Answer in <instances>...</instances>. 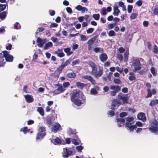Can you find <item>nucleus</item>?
<instances>
[{
	"label": "nucleus",
	"instance_id": "obj_1",
	"mask_svg": "<svg viewBox=\"0 0 158 158\" xmlns=\"http://www.w3.org/2000/svg\"><path fill=\"white\" fill-rule=\"evenodd\" d=\"M84 95L81 94L79 90L75 89L70 94V99L72 102L78 106H80L85 101Z\"/></svg>",
	"mask_w": 158,
	"mask_h": 158
},
{
	"label": "nucleus",
	"instance_id": "obj_2",
	"mask_svg": "<svg viewBox=\"0 0 158 158\" xmlns=\"http://www.w3.org/2000/svg\"><path fill=\"white\" fill-rule=\"evenodd\" d=\"M89 65L92 68L91 74L95 78L100 77L103 73V67L102 66H99V70L98 71V68L97 65L93 61H90Z\"/></svg>",
	"mask_w": 158,
	"mask_h": 158
},
{
	"label": "nucleus",
	"instance_id": "obj_3",
	"mask_svg": "<svg viewBox=\"0 0 158 158\" xmlns=\"http://www.w3.org/2000/svg\"><path fill=\"white\" fill-rule=\"evenodd\" d=\"M134 118L133 117H127L126 118L127 122L126 123V126L129 128L131 131H133L134 129L137 128V126H138V121L136 122V125H132L133 123H131L130 122L133 121Z\"/></svg>",
	"mask_w": 158,
	"mask_h": 158
},
{
	"label": "nucleus",
	"instance_id": "obj_4",
	"mask_svg": "<svg viewBox=\"0 0 158 158\" xmlns=\"http://www.w3.org/2000/svg\"><path fill=\"white\" fill-rule=\"evenodd\" d=\"M151 126L149 130L152 133L157 134L158 133V123L155 119H152L150 121Z\"/></svg>",
	"mask_w": 158,
	"mask_h": 158
},
{
	"label": "nucleus",
	"instance_id": "obj_5",
	"mask_svg": "<svg viewBox=\"0 0 158 158\" xmlns=\"http://www.w3.org/2000/svg\"><path fill=\"white\" fill-rule=\"evenodd\" d=\"M110 89L113 90L110 92V95L112 96H114L117 93L121 90V88L119 86L112 85L110 86Z\"/></svg>",
	"mask_w": 158,
	"mask_h": 158
},
{
	"label": "nucleus",
	"instance_id": "obj_6",
	"mask_svg": "<svg viewBox=\"0 0 158 158\" xmlns=\"http://www.w3.org/2000/svg\"><path fill=\"white\" fill-rule=\"evenodd\" d=\"M73 152L70 150L69 148H63V152L62 153V156L65 158H67L69 156L72 155Z\"/></svg>",
	"mask_w": 158,
	"mask_h": 158
},
{
	"label": "nucleus",
	"instance_id": "obj_7",
	"mask_svg": "<svg viewBox=\"0 0 158 158\" xmlns=\"http://www.w3.org/2000/svg\"><path fill=\"white\" fill-rule=\"evenodd\" d=\"M146 62L143 60L141 58H139V70L141 69L142 70L140 71V72H139V73L143 74V70L146 68Z\"/></svg>",
	"mask_w": 158,
	"mask_h": 158
},
{
	"label": "nucleus",
	"instance_id": "obj_8",
	"mask_svg": "<svg viewBox=\"0 0 158 158\" xmlns=\"http://www.w3.org/2000/svg\"><path fill=\"white\" fill-rule=\"evenodd\" d=\"M3 53L4 58H5L6 61L9 62H11L13 60V56L10 54L7 51H3Z\"/></svg>",
	"mask_w": 158,
	"mask_h": 158
},
{
	"label": "nucleus",
	"instance_id": "obj_9",
	"mask_svg": "<svg viewBox=\"0 0 158 158\" xmlns=\"http://www.w3.org/2000/svg\"><path fill=\"white\" fill-rule=\"evenodd\" d=\"M98 37L97 35L91 38L87 42V43L88 44V49L89 50H91L92 49V46L93 45L94 41L96 40V39Z\"/></svg>",
	"mask_w": 158,
	"mask_h": 158
},
{
	"label": "nucleus",
	"instance_id": "obj_10",
	"mask_svg": "<svg viewBox=\"0 0 158 158\" xmlns=\"http://www.w3.org/2000/svg\"><path fill=\"white\" fill-rule=\"evenodd\" d=\"M56 85L58 87L57 89H55L54 91V93L55 94H59L63 92L65 90V89L63 88L62 85L58 83Z\"/></svg>",
	"mask_w": 158,
	"mask_h": 158
},
{
	"label": "nucleus",
	"instance_id": "obj_11",
	"mask_svg": "<svg viewBox=\"0 0 158 158\" xmlns=\"http://www.w3.org/2000/svg\"><path fill=\"white\" fill-rule=\"evenodd\" d=\"M121 104L120 102L117 99L114 100L112 102L111 106V109L113 110H115L114 107L117 106H118Z\"/></svg>",
	"mask_w": 158,
	"mask_h": 158
},
{
	"label": "nucleus",
	"instance_id": "obj_12",
	"mask_svg": "<svg viewBox=\"0 0 158 158\" xmlns=\"http://www.w3.org/2000/svg\"><path fill=\"white\" fill-rule=\"evenodd\" d=\"M61 127V126L59 123H56L52 126L51 131L54 133H56Z\"/></svg>",
	"mask_w": 158,
	"mask_h": 158
},
{
	"label": "nucleus",
	"instance_id": "obj_13",
	"mask_svg": "<svg viewBox=\"0 0 158 158\" xmlns=\"http://www.w3.org/2000/svg\"><path fill=\"white\" fill-rule=\"evenodd\" d=\"M132 67H134L133 70V72H136L138 70V60L135 59L133 60Z\"/></svg>",
	"mask_w": 158,
	"mask_h": 158
},
{
	"label": "nucleus",
	"instance_id": "obj_14",
	"mask_svg": "<svg viewBox=\"0 0 158 158\" xmlns=\"http://www.w3.org/2000/svg\"><path fill=\"white\" fill-rule=\"evenodd\" d=\"M46 42L45 40H43L40 37L37 38L36 42L38 44L37 45L39 47H42L46 43Z\"/></svg>",
	"mask_w": 158,
	"mask_h": 158
},
{
	"label": "nucleus",
	"instance_id": "obj_15",
	"mask_svg": "<svg viewBox=\"0 0 158 158\" xmlns=\"http://www.w3.org/2000/svg\"><path fill=\"white\" fill-rule=\"evenodd\" d=\"M84 79H87L90 81L93 85H95L96 84V82L93 78L90 75H85L83 77Z\"/></svg>",
	"mask_w": 158,
	"mask_h": 158
},
{
	"label": "nucleus",
	"instance_id": "obj_16",
	"mask_svg": "<svg viewBox=\"0 0 158 158\" xmlns=\"http://www.w3.org/2000/svg\"><path fill=\"white\" fill-rule=\"evenodd\" d=\"M26 101L28 103H31L34 101V98L31 95L27 94L24 95Z\"/></svg>",
	"mask_w": 158,
	"mask_h": 158
},
{
	"label": "nucleus",
	"instance_id": "obj_17",
	"mask_svg": "<svg viewBox=\"0 0 158 158\" xmlns=\"http://www.w3.org/2000/svg\"><path fill=\"white\" fill-rule=\"evenodd\" d=\"M99 58L101 61L104 62L107 60L108 56L105 53H102L99 55Z\"/></svg>",
	"mask_w": 158,
	"mask_h": 158
},
{
	"label": "nucleus",
	"instance_id": "obj_18",
	"mask_svg": "<svg viewBox=\"0 0 158 158\" xmlns=\"http://www.w3.org/2000/svg\"><path fill=\"white\" fill-rule=\"evenodd\" d=\"M54 142H52V143L55 145H59L62 144L63 142H64V140L62 139L59 138L58 137H56L55 139L53 140Z\"/></svg>",
	"mask_w": 158,
	"mask_h": 158
},
{
	"label": "nucleus",
	"instance_id": "obj_19",
	"mask_svg": "<svg viewBox=\"0 0 158 158\" xmlns=\"http://www.w3.org/2000/svg\"><path fill=\"white\" fill-rule=\"evenodd\" d=\"M139 120H141L143 122H145L146 120L145 114L142 112L139 113Z\"/></svg>",
	"mask_w": 158,
	"mask_h": 158
},
{
	"label": "nucleus",
	"instance_id": "obj_20",
	"mask_svg": "<svg viewBox=\"0 0 158 158\" xmlns=\"http://www.w3.org/2000/svg\"><path fill=\"white\" fill-rule=\"evenodd\" d=\"M114 12L113 15L115 16H117L120 12V10L118 9V6L117 5H114L113 7Z\"/></svg>",
	"mask_w": 158,
	"mask_h": 158
},
{
	"label": "nucleus",
	"instance_id": "obj_21",
	"mask_svg": "<svg viewBox=\"0 0 158 158\" xmlns=\"http://www.w3.org/2000/svg\"><path fill=\"white\" fill-rule=\"evenodd\" d=\"M99 88L98 86H95L94 88L91 89L90 90V93L92 94L95 95L98 94L97 91L99 90Z\"/></svg>",
	"mask_w": 158,
	"mask_h": 158
},
{
	"label": "nucleus",
	"instance_id": "obj_22",
	"mask_svg": "<svg viewBox=\"0 0 158 158\" xmlns=\"http://www.w3.org/2000/svg\"><path fill=\"white\" fill-rule=\"evenodd\" d=\"M46 131L45 128L44 127L41 126L39 128L38 132L40 134H44L45 135H46Z\"/></svg>",
	"mask_w": 158,
	"mask_h": 158
},
{
	"label": "nucleus",
	"instance_id": "obj_23",
	"mask_svg": "<svg viewBox=\"0 0 158 158\" xmlns=\"http://www.w3.org/2000/svg\"><path fill=\"white\" fill-rule=\"evenodd\" d=\"M76 85L77 87L80 89H83L84 87L86 86V85L80 82H77L76 83Z\"/></svg>",
	"mask_w": 158,
	"mask_h": 158
},
{
	"label": "nucleus",
	"instance_id": "obj_24",
	"mask_svg": "<svg viewBox=\"0 0 158 158\" xmlns=\"http://www.w3.org/2000/svg\"><path fill=\"white\" fill-rule=\"evenodd\" d=\"M45 136L44 134H40L38 132L36 134V140H41L44 138Z\"/></svg>",
	"mask_w": 158,
	"mask_h": 158
},
{
	"label": "nucleus",
	"instance_id": "obj_25",
	"mask_svg": "<svg viewBox=\"0 0 158 158\" xmlns=\"http://www.w3.org/2000/svg\"><path fill=\"white\" fill-rule=\"evenodd\" d=\"M67 76L69 78H75L76 75V74L73 72L69 73L67 74Z\"/></svg>",
	"mask_w": 158,
	"mask_h": 158
},
{
	"label": "nucleus",
	"instance_id": "obj_26",
	"mask_svg": "<svg viewBox=\"0 0 158 158\" xmlns=\"http://www.w3.org/2000/svg\"><path fill=\"white\" fill-rule=\"evenodd\" d=\"M116 121L118 123V126L119 127H120L122 126V125L118 123H124L125 122V119L123 118H116Z\"/></svg>",
	"mask_w": 158,
	"mask_h": 158
},
{
	"label": "nucleus",
	"instance_id": "obj_27",
	"mask_svg": "<svg viewBox=\"0 0 158 158\" xmlns=\"http://www.w3.org/2000/svg\"><path fill=\"white\" fill-rule=\"evenodd\" d=\"M6 63L4 57L0 56V67H3Z\"/></svg>",
	"mask_w": 158,
	"mask_h": 158
},
{
	"label": "nucleus",
	"instance_id": "obj_28",
	"mask_svg": "<svg viewBox=\"0 0 158 158\" xmlns=\"http://www.w3.org/2000/svg\"><path fill=\"white\" fill-rule=\"evenodd\" d=\"M70 50V48H64V51L65 53H67V55L69 56L73 53V52L71 51Z\"/></svg>",
	"mask_w": 158,
	"mask_h": 158
},
{
	"label": "nucleus",
	"instance_id": "obj_29",
	"mask_svg": "<svg viewBox=\"0 0 158 158\" xmlns=\"http://www.w3.org/2000/svg\"><path fill=\"white\" fill-rule=\"evenodd\" d=\"M37 111L42 116H43L44 115V111L42 107H38L37 109Z\"/></svg>",
	"mask_w": 158,
	"mask_h": 158
},
{
	"label": "nucleus",
	"instance_id": "obj_30",
	"mask_svg": "<svg viewBox=\"0 0 158 158\" xmlns=\"http://www.w3.org/2000/svg\"><path fill=\"white\" fill-rule=\"evenodd\" d=\"M30 129H28V127H25L21 128L20 130L21 132H23L24 134H26L27 132H29Z\"/></svg>",
	"mask_w": 158,
	"mask_h": 158
},
{
	"label": "nucleus",
	"instance_id": "obj_31",
	"mask_svg": "<svg viewBox=\"0 0 158 158\" xmlns=\"http://www.w3.org/2000/svg\"><path fill=\"white\" fill-rule=\"evenodd\" d=\"M7 12L6 11H3L0 13V19H4L6 17Z\"/></svg>",
	"mask_w": 158,
	"mask_h": 158
},
{
	"label": "nucleus",
	"instance_id": "obj_32",
	"mask_svg": "<svg viewBox=\"0 0 158 158\" xmlns=\"http://www.w3.org/2000/svg\"><path fill=\"white\" fill-rule=\"evenodd\" d=\"M45 121L49 127H50L52 124V122L51 118H47L46 119Z\"/></svg>",
	"mask_w": 158,
	"mask_h": 158
},
{
	"label": "nucleus",
	"instance_id": "obj_33",
	"mask_svg": "<svg viewBox=\"0 0 158 158\" xmlns=\"http://www.w3.org/2000/svg\"><path fill=\"white\" fill-rule=\"evenodd\" d=\"M53 46L52 43L51 42H49L46 44L44 47V49H47L50 47H52Z\"/></svg>",
	"mask_w": 158,
	"mask_h": 158
},
{
	"label": "nucleus",
	"instance_id": "obj_34",
	"mask_svg": "<svg viewBox=\"0 0 158 158\" xmlns=\"http://www.w3.org/2000/svg\"><path fill=\"white\" fill-rule=\"evenodd\" d=\"M129 74L130 75V76H129L128 78L129 80L131 81H133V80H135V77L133 73L131 72L129 73Z\"/></svg>",
	"mask_w": 158,
	"mask_h": 158
},
{
	"label": "nucleus",
	"instance_id": "obj_35",
	"mask_svg": "<svg viewBox=\"0 0 158 158\" xmlns=\"http://www.w3.org/2000/svg\"><path fill=\"white\" fill-rule=\"evenodd\" d=\"M158 104V99L152 100L149 103V105L151 106H154Z\"/></svg>",
	"mask_w": 158,
	"mask_h": 158
},
{
	"label": "nucleus",
	"instance_id": "obj_36",
	"mask_svg": "<svg viewBox=\"0 0 158 158\" xmlns=\"http://www.w3.org/2000/svg\"><path fill=\"white\" fill-rule=\"evenodd\" d=\"M129 54V53L128 50H126L124 54V60L125 61H127L128 59Z\"/></svg>",
	"mask_w": 158,
	"mask_h": 158
},
{
	"label": "nucleus",
	"instance_id": "obj_37",
	"mask_svg": "<svg viewBox=\"0 0 158 158\" xmlns=\"http://www.w3.org/2000/svg\"><path fill=\"white\" fill-rule=\"evenodd\" d=\"M7 2L6 4H0V12L3 11L6 9L7 6Z\"/></svg>",
	"mask_w": 158,
	"mask_h": 158
},
{
	"label": "nucleus",
	"instance_id": "obj_38",
	"mask_svg": "<svg viewBox=\"0 0 158 158\" xmlns=\"http://www.w3.org/2000/svg\"><path fill=\"white\" fill-rule=\"evenodd\" d=\"M45 30V28L43 27H40L38 28L35 32V35H37L39 32H41Z\"/></svg>",
	"mask_w": 158,
	"mask_h": 158
},
{
	"label": "nucleus",
	"instance_id": "obj_39",
	"mask_svg": "<svg viewBox=\"0 0 158 158\" xmlns=\"http://www.w3.org/2000/svg\"><path fill=\"white\" fill-rule=\"evenodd\" d=\"M150 71L154 76H156L157 74V72L156 69L154 67H152L150 69Z\"/></svg>",
	"mask_w": 158,
	"mask_h": 158
},
{
	"label": "nucleus",
	"instance_id": "obj_40",
	"mask_svg": "<svg viewBox=\"0 0 158 158\" xmlns=\"http://www.w3.org/2000/svg\"><path fill=\"white\" fill-rule=\"evenodd\" d=\"M117 58L120 61L123 60V55L120 53H118L117 56Z\"/></svg>",
	"mask_w": 158,
	"mask_h": 158
},
{
	"label": "nucleus",
	"instance_id": "obj_41",
	"mask_svg": "<svg viewBox=\"0 0 158 158\" xmlns=\"http://www.w3.org/2000/svg\"><path fill=\"white\" fill-rule=\"evenodd\" d=\"M108 35L110 37L114 36L116 35V33L113 30H110L108 33Z\"/></svg>",
	"mask_w": 158,
	"mask_h": 158
},
{
	"label": "nucleus",
	"instance_id": "obj_42",
	"mask_svg": "<svg viewBox=\"0 0 158 158\" xmlns=\"http://www.w3.org/2000/svg\"><path fill=\"white\" fill-rule=\"evenodd\" d=\"M114 83L117 85L121 84L122 82L118 78H115L114 80Z\"/></svg>",
	"mask_w": 158,
	"mask_h": 158
},
{
	"label": "nucleus",
	"instance_id": "obj_43",
	"mask_svg": "<svg viewBox=\"0 0 158 158\" xmlns=\"http://www.w3.org/2000/svg\"><path fill=\"white\" fill-rule=\"evenodd\" d=\"M93 17L95 20H98L100 18V15L99 14H94L93 15Z\"/></svg>",
	"mask_w": 158,
	"mask_h": 158
},
{
	"label": "nucleus",
	"instance_id": "obj_44",
	"mask_svg": "<svg viewBox=\"0 0 158 158\" xmlns=\"http://www.w3.org/2000/svg\"><path fill=\"white\" fill-rule=\"evenodd\" d=\"M94 29L93 28L91 27L89 28L86 30L87 33L89 34L92 33L94 31Z\"/></svg>",
	"mask_w": 158,
	"mask_h": 158
},
{
	"label": "nucleus",
	"instance_id": "obj_45",
	"mask_svg": "<svg viewBox=\"0 0 158 158\" xmlns=\"http://www.w3.org/2000/svg\"><path fill=\"white\" fill-rule=\"evenodd\" d=\"M147 91L148 92V94L146 96V98H148L149 97H151L152 96V94L150 89H147Z\"/></svg>",
	"mask_w": 158,
	"mask_h": 158
},
{
	"label": "nucleus",
	"instance_id": "obj_46",
	"mask_svg": "<svg viewBox=\"0 0 158 158\" xmlns=\"http://www.w3.org/2000/svg\"><path fill=\"white\" fill-rule=\"evenodd\" d=\"M153 51L155 54H157L158 53V47L156 45H154V46Z\"/></svg>",
	"mask_w": 158,
	"mask_h": 158
},
{
	"label": "nucleus",
	"instance_id": "obj_47",
	"mask_svg": "<svg viewBox=\"0 0 158 158\" xmlns=\"http://www.w3.org/2000/svg\"><path fill=\"white\" fill-rule=\"evenodd\" d=\"M55 53L57 54L58 56L60 57L61 58L64 57V53L63 52H60L57 53V52H56Z\"/></svg>",
	"mask_w": 158,
	"mask_h": 158
},
{
	"label": "nucleus",
	"instance_id": "obj_48",
	"mask_svg": "<svg viewBox=\"0 0 158 158\" xmlns=\"http://www.w3.org/2000/svg\"><path fill=\"white\" fill-rule=\"evenodd\" d=\"M137 15V14L132 13L130 17L131 19H135L136 18Z\"/></svg>",
	"mask_w": 158,
	"mask_h": 158
},
{
	"label": "nucleus",
	"instance_id": "obj_49",
	"mask_svg": "<svg viewBox=\"0 0 158 158\" xmlns=\"http://www.w3.org/2000/svg\"><path fill=\"white\" fill-rule=\"evenodd\" d=\"M133 6L132 5H128L127 6V10L128 13H131L132 10Z\"/></svg>",
	"mask_w": 158,
	"mask_h": 158
},
{
	"label": "nucleus",
	"instance_id": "obj_50",
	"mask_svg": "<svg viewBox=\"0 0 158 158\" xmlns=\"http://www.w3.org/2000/svg\"><path fill=\"white\" fill-rule=\"evenodd\" d=\"M81 38V40L82 41H86L87 39V38L85 35L81 34L80 35Z\"/></svg>",
	"mask_w": 158,
	"mask_h": 158
},
{
	"label": "nucleus",
	"instance_id": "obj_51",
	"mask_svg": "<svg viewBox=\"0 0 158 158\" xmlns=\"http://www.w3.org/2000/svg\"><path fill=\"white\" fill-rule=\"evenodd\" d=\"M128 98L127 97L124 96L122 100L124 103H128Z\"/></svg>",
	"mask_w": 158,
	"mask_h": 158
},
{
	"label": "nucleus",
	"instance_id": "obj_52",
	"mask_svg": "<svg viewBox=\"0 0 158 158\" xmlns=\"http://www.w3.org/2000/svg\"><path fill=\"white\" fill-rule=\"evenodd\" d=\"M72 143L75 145H78L79 144V142L77 141V139H73L72 140Z\"/></svg>",
	"mask_w": 158,
	"mask_h": 158
},
{
	"label": "nucleus",
	"instance_id": "obj_53",
	"mask_svg": "<svg viewBox=\"0 0 158 158\" xmlns=\"http://www.w3.org/2000/svg\"><path fill=\"white\" fill-rule=\"evenodd\" d=\"M64 66L62 64L59 66L57 68V70L59 71H61L64 68Z\"/></svg>",
	"mask_w": 158,
	"mask_h": 158
},
{
	"label": "nucleus",
	"instance_id": "obj_54",
	"mask_svg": "<svg viewBox=\"0 0 158 158\" xmlns=\"http://www.w3.org/2000/svg\"><path fill=\"white\" fill-rule=\"evenodd\" d=\"M74 135V137L75 138H77L78 139V141L79 142H80V140L78 138V136L76 135V134L73 131H71L70 133L69 134V135Z\"/></svg>",
	"mask_w": 158,
	"mask_h": 158
},
{
	"label": "nucleus",
	"instance_id": "obj_55",
	"mask_svg": "<svg viewBox=\"0 0 158 158\" xmlns=\"http://www.w3.org/2000/svg\"><path fill=\"white\" fill-rule=\"evenodd\" d=\"M76 148L78 152H81V150L83 149V148L81 145H79L77 146Z\"/></svg>",
	"mask_w": 158,
	"mask_h": 158
},
{
	"label": "nucleus",
	"instance_id": "obj_56",
	"mask_svg": "<svg viewBox=\"0 0 158 158\" xmlns=\"http://www.w3.org/2000/svg\"><path fill=\"white\" fill-rule=\"evenodd\" d=\"M118 50L119 52V53H123L125 51V49L122 47H119L118 49Z\"/></svg>",
	"mask_w": 158,
	"mask_h": 158
},
{
	"label": "nucleus",
	"instance_id": "obj_57",
	"mask_svg": "<svg viewBox=\"0 0 158 158\" xmlns=\"http://www.w3.org/2000/svg\"><path fill=\"white\" fill-rule=\"evenodd\" d=\"M71 62V60H68L65 61L64 64H62L63 65L64 67H65L68 64H69Z\"/></svg>",
	"mask_w": 158,
	"mask_h": 158
},
{
	"label": "nucleus",
	"instance_id": "obj_58",
	"mask_svg": "<svg viewBox=\"0 0 158 158\" xmlns=\"http://www.w3.org/2000/svg\"><path fill=\"white\" fill-rule=\"evenodd\" d=\"M115 25L114 23H110L108 25V27L109 29H111L114 27Z\"/></svg>",
	"mask_w": 158,
	"mask_h": 158
},
{
	"label": "nucleus",
	"instance_id": "obj_59",
	"mask_svg": "<svg viewBox=\"0 0 158 158\" xmlns=\"http://www.w3.org/2000/svg\"><path fill=\"white\" fill-rule=\"evenodd\" d=\"M49 14L50 15L52 16L54 15L55 14V12L54 10H50L49 11Z\"/></svg>",
	"mask_w": 158,
	"mask_h": 158
},
{
	"label": "nucleus",
	"instance_id": "obj_60",
	"mask_svg": "<svg viewBox=\"0 0 158 158\" xmlns=\"http://www.w3.org/2000/svg\"><path fill=\"white\" fill-rule=\"evenodd\" d=\"M58 26V24L57 23H52L51 25H50V27H57Z\"/></svg>",
	"mask_w": 158,
	"mask_h": 158
},
{
	"label": "nucleus",
	"instance_id": "obj_61",
	"mask_svg": "<svg viewBox=\"0 0 158 158\" xmlns=\"http://www.w3.org/2000/svg\"><path fill=\"white\" fill-rule=\"evenodd\" d=\"M127 115L126 112H123L120 113L119 116L120 117L123 118L126 116Z\"/></svg>",
	"mask_w": 158,
	"mask_h": 158
},
{
	"label": "nucleus",
	"instance_id": "obj_62",
	"mask_svg": "<svg viewBox=\"0 0 158 158\" xmlns=\"http://www.w3.org/2000/svg\"><path fill=\"white\" fill-rule=\"evenodd\" d=\"M38 56V55L36 52L34 53V55L33 56V58L32 59V61H35L37 58Z\"/></svg>",
	"mask_w": 158,
	"mask_h": 158
},
{
	"label": "nucleus",
	"instance_id": "obj_63",
	"mask_svg": "<svg viewBox=\"0 0 158 158\" xmlns=\"http://www.w3.org/2000/svg\"><path fill=\"white\" fill-rule=\"evenodd\" d=\"M114 110H110L108 112V114L111 116H114V115L115 113L113 111Z\"/></svg>",
	"mask_w": 158,
	"mask_h": 158
},
{
	"label": "nucleus",
	"instance_id": "obj_64",
	"mask_svg": "<svg viewBox=\"0 0 158 158\" xmlns=\"http://www.w3.org/2000/svg\"><path fill=\"white\" fill-rule=\"evenodd\" d=\"M70 85V83L69 82H64L63 83V86L64 88H66L69 86Z\"/></svg>",
	"mask_w": 158,
	"mask_h": 158
}]
</instances>
